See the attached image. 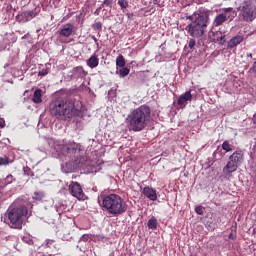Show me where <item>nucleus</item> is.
<instances>
[{"mask_svg":"<svg viewBox=\"0 0 256 256\" xmlns=\"http://www.w3.org/2000/svg\"><path fill=\"white\" fill-rule=\"evenodd\" d=\"M126 121L132 131H142L151 121V107L146 104L136 107L128 114Z\"/></svg>","mask_w":256,"mask_h":256,"instance_id":"nucleus-1","label":"nucleus"},{"mask_svg":"<svg viewBox=\"0 0 256 256\" xmlns=\"http://www.w3.org/2000/svg\"><path fill=\"white\" fill-rule=\"evenodd\" d=\"M50 113L62 121L71 119L76 113L75 102L72 99H56L50 104Z\"/></svg>","mask_w":256,"mask_h":256,"instance_id":"nucleus-2","label":"nucleus"},{"mask_svg":"<svg viewBox=\"0 0 256 256\" xmlns=\"http://www.w3.org/2000/svg\"><path fill=\"white\" fill-rule=\"evenodd\" d=\"M102 207L106 210V212L110 213L117 217L118 215H122L127 210L126 202L123 200L122 196L111 194L103 197Z\"/></svg>","mask_w":256,"mask_h":256,"instance_id":"nucleus-3","label":"nucleus"},{"mask_svg":"<svg viewBox=\"0 0 256 256\" xmlns=\"http://www.w3.org/2000/svg\"><path fill=\"white\" fill-rule=\"evenodd\" d=\"M209 20V14L198 15L195 20L186 26L185 30L191 37H194L195 39H203L207 32Z\"/></svg>","mask_w":256,"mask_h":256,"instance_id":"nucleus-4","label":"nucleus"},{"mask_svg":"<svg viewBox=\"0 0 256 256\" xmlns=\"http://www.w3.org/2000/svg\"><path fill=\"white\" fill-rule=\"evenodd\" d=\"M27 206H19L17 208H10L8 210V218L12 228H23L24 218L28 215Z\"/></svg>","mask_w":256,"mask_h":256,"instance_id":"nucleus-5","label":"nucleus"},{"mask_svg":"<svg viewBox=\"0 0 256 256\" xmlns=\"http://www.w3.org/2000/svg\"><path fill=\"white\" fill-rule=\"evenodd\" d=\"M241 14L246 22L256 19V7L250 0H244L240 5Z\"/></svg>","mask_w":256,"mask_h":256,"instance_id":"nucleus-6","label":"nucleus"},{"mask_svg":"<svg viewBox=\"0 0 256 256\" xmlns=\"http://www.w3.org/2000/svg\"><path fill=\"white\" fill-rule=\"evenodd\" d=\"M69 192L71 193V195L73 197L77 198V200H85L86 199V195L83 191V188L80 185V183H78L77 181H72L70 183Z\"/></svg>","mask_w":256,"mask_h":256,"instance_id":"nucleus-7","label":"nucleus"},{"mask_svg":"<svg viewBox=\"0 0 256 256\" xmlns=\"http://www.w3.org/2000/svg\"><path fill=\"white\" fill-rule=\"evenodd\" d=\"M208 39L210 42H219L221 44H225L226 42V35L221 32V30H218L217 32H209L208 33Z\"/></svg>","mask_w":256,"mask_h":256,"instance_id":"nucleus-8","label":"nucleus"},{"mask_svg":"<svg viewBox=\"0 0 256 256\" xmlns=\"http://www.w3.org/2000/svg\"><path fill=\"white\" fill-rule=\"evenodd\" d=\"M76 30L75 25L68 23L62 25L59 30V34L62 35V37H70V35H73L76 32Z\"/></svg>","mask_w":256,"mask_h":256,"instance_id":"nucleus-9","label":"nucleus"},{"mask_svg":"<svg viewBox=\"0 0 256 256\" xmlns=\"http://www.w3.org/2000/svg\"><path fill=\"white\" fill-rule=\"evenodd\" d=\"M193 94L191 91H186L184 94H182L180 97H178V106L180 108H185L188 104V101H192Z\"/></svg>","mask_w":256,"mask_h":256,"instance_id":"nucleus-10","label":"nucleus"},{"mask_svg":"<svg viewBox=\"0 0 256 256\" xmlns=\"http://www.w3.org/2000/svg\"><path fill=\"white\" fill-rule=\"evenodd\" d=\"M235 171H236V164H235V161H234V158H233V154H231L229 156V161L227 162V164L223 168V173H224V175H231Z\"/></svg>","mask_w":256,"mask_h":256,"instance_id":"nucleus-11","label":"nucleus"},{"mask_svg":"<svg viewBox=\"0 0 256 256\" xmlns=\"http://www.w3.org/2000/svg\"><path fill=\"white\" fill-rule=\"evenodd\" d=\"M229 10H232V8H226L224 14L216 15L213 21L214 27H219L220 25H223L225 22H227L228 20L227 12H229Z\"/></svg>","mask_w":256,"mask_h":256,"instance_id":"nucleus-12","label":"nucleus"},{"mask_svg":"<svg viewBox=\"0 0 256 256\" xmlns=\"http://www.w3.org/2000/svg\"><path fill=\"white\" fill-rule=\"evenodd\" d=\"M142 193H143L144 197L148 198L151 201H156L158 198L157 190H155L151 186H145L142 190Z\"/></svg>","mask_w":256,"mask_h":256,"instance_id":"nucleus-13","label":"nucleus"},{"mask_svg":"<svg viewBox=\"0 0 256 256\" xmlns=\"http://www.w3.org/2000/svg\"><path fill=\"white\" fill-rule=\"evenodd\" d=\"M232 158L234 159V165L236 166L235 171L238 170V166L241 165L244 161V153L241 149L234 151L232 154Z\"/></svg>","mask_w":256,"mask_h":256,"instance_id":"nucleus-14","label":"nucleus"},{"mask_svg":"<svg viewBox=\"0 0 256 256\" xmlns=\"http://www.w3.org/2000/svg\"><path fill=\"white\" fill-rule=\"evenodd\" d=\"M243 41H244L243 35H235V37H232V39L228 41V48L234 49V47H237V45H240L241 42Z\"/></svg>","mask_w":256,"mask_h":256,"instance_id":"nucleus-15","label":"nucleus"},{"mask_svg":"<svg viewBox=\"0 0 256 256\" xmlns=\"http://www.w3.org/2000/svg\"><path fill=\"white\" fill-rule=\"evenodd\" d=\"M86 64L90 69H95V67L99 66V57L97 54H93L86 60Z\"/></svg>","mask_w":256,"mask_h":256,"instance_id":"nucleus-16","label":"nucleus"},{"mask_svg":"<svg viewBox=\"0 0 256 256\" xmlns=\"http://www.w3.org/2000/svg\"><path fill=\"white\" fill-rule=\"evenodd\" d=\"M88 74L87 70L84 69L83 66H77L73 68V76L75 77H86Z\"/></svg>","mask_w":256,"mask_h":256,"instance_id":"nucleus-17","label":"nucleus"},{"mask_svg":"<svg viewBox=\"0 0 256 256\" xmlns=\"http://www.w3.org/2000/svg\"><path fill=\"white\" fill-rule=\"evenodd\" d=\"M33 103H36V104L42 103V91H41V89H36V91H34Z\"/></svg>","mask_w":256,"mask_h":256,"instance_id":"nucleus-18","label":"nucleus"},{"mask_svg":"<svg viewBox=\"0 0 256 256\" xmlns=\"http://www.w3.org/2000/svg\"><path fill=\"white\" fill-rule=\"evenodd\" d=\"M116 66L120 67L121 69H123V67L126 66V59H125L124 55H122V54L118 55V57L116 59Z\"/></svg>","mask_w":256,"mask_h":256,"instance_id":"nucleus-19","label":"nucleus"},{"mask_svg":"<svg viewBox=\"0 0 256 256\" xmlns=\"http://www.w3.org/2000/svg\"><path fill=\"white\" fill-rule=\"evenodd\" d=\"M148 227L151 228L152 230H156L158 226L157 218L155 216H152L147 223Z\"/></svg>","mask_w":256,"mask_h":256,"instance_id":"nucleus-20","label":"nucleus"},{"mask_svg":"<svg viewBox=\"0 0 256 256\" xmlns=\"http://www.w3.org/2000/svg\"><path fill=\"white\" fill-rule=\"evenodd\" d=\"M36 12H34L33 10H29L27 12H23L22 16L27 20H32L36 17Z\"/></svg>","mask_w":256,"mask_h":256,"instance_id":"nucleus-21","label":"nucleus"},{"mask_svg":"<svg viewBox=\"0 0 256 256\" xmlns=\"http://www.w3.org/2000/svg\"><path fill=\"white\" fill-rule=\"evenodd\" d=\"M46 245L48 248H54L55 250H59V244L55 242V240H47Z\"/></svg>","mask_w":256,"mask_h":256,"instance_id":"nucleus-22","label":"nucleus"},{"mask_svg":"<svg viewBox=\"0 0 256 256\" xmlns=\"http://www.w3.org/2000/svg\"><path fill=\"white\" fill-rule=\"evenodd\" d=\"M120 77H127L130 74V69L128 67L123 66L122 69L119 70Z\"/></svg>","mask_w":256,"mask_h":256,"instance_id":"nucleus-23","label":"nucleus"},{"mask_svg":"<svg viewBox=\"0 0 256 256\" xmlns=\"http://www.w3.org/2000/svg\"><path fill=\"white\" fill-rule=\"evenodd\" d=\"M222 149L225 151H233V145L229 143V141H223Z\"/></svg>","mask_w":256,"mask_h":256,"instance_id":"nucleus-24","label":"nucleus"},{"mask_svg":"<svg viewBox=\"0 0 256 256\" xmlns=\"http://www.w3.org/2000/svg\"><path fill=\"white\" fill-rule=\"evenodd\" d=\"M9 163L10 161L8 156H0V166H7Z\"/></svg>","mask_w":256,"mask_h":256,"instance_id":"nucleus-25","label":"nucleus"},{"mask_svg":"<svg viewBox=\"0 0 256 256\" xmlns=\"http://www.w3.org/2000/svg\"><path fill=\"white\" fill-rule=\"evenodd\" d=\"M45 197L44 193L42 191H35L34 192V200H43V198Z\"/></svg>","mask_w":256,"mask_h":256,"instance_id":"nucleus-26","label":"nucleus"},{"mask_svg":"<svg viewBox=\"0 0 256 256\" xmlns=\"http://www.w3.org/2000/svg\"><path fill=\"white\" fill-rule=\"evenodd\" d=\"M118 5L121 9H127V7H129V2L128 0H118Z\"/></svg>","mask_w":256,"mask_h":256,"instance_id":"nucleus-27","label":"nucleus"},{"mask_svg":"<svg viewBox=\"0 0 256 256\" xmlns=\"http://www.w3.org/2000/svg\"><path fill=\"white\" fill-rule=\"evenodd\" d=\"M14 181L13 174H8L4 180L5 185H10Z\"/></svg>","mask_w":256,"mask_h":256,"instance_id":"nucleus-28","label":"nucleus"},{"mask_svg":"<svg viewBox=\"0 0 256 256\" xmlns=\"http://www.w3.org/2000/svg\"><path fill=\"white\" fill-rule=\"evenodd\" d=\"M112 7L113 6V0H104V2L102 3L101 7Z\"/></svg>","mask_w":256,"mask_h":256,"instance_id":"nucleus-29","label":"nucleus"},{"mask_svg":"<svg viewBox=\"0 0 256 256\" xmlns=\"http://www.w3.org/2000/svg\"><path fill=\"white\" fill-rule=\"evenodd\" d=\"M93 29H95V30H102V29H103V24H102V22H96V23L93 25Z\"/></svg>","mask_w":256,"mask_h":256,"instance_id":"nucleus-30","label":"nucleus"},{"mask_svg":"<svg viewBox=\"0 0 256 256\" xmlns=\"http://www.w3.org/2000/svg\"><path fill=\"white\" fill-rule=\"evenodd\" d=\"M195 212H196L198 215H203V213H204V208H203V206H196Z\"/></svg>","mask_w":256,"mask_h":256,"instance_id":"nucleus-31","label":"nucleus"},{"mask_svg":"<svg viewBox=\"0 0 256 256\" xmlns=\"http://www.w3.org/2000/svg\"><path fill=\"white\" fill-rule=\"evenodd\" d=\"M193 38L194 39H190L189 43H188L190 49H194V47L196 45V40H195L196 38L195 37H193Z\"/></svg>","mask_w":256,"mask_h":256,"instance_id":"nucleus-32","label":"nucleus"},{"mask_svg":"<svg viewBox=\"0 0 256 256\" xmlns=\"http://www.w3.org/2000/svg\"><path fill=\"white\" fill-rule=\"evenodd\" d=\"M87 158L86 156H82L81 158L78 159V165H83V163H86Z\"/></svg>","mask_w":256,"mask_h":256,"instance_id":"nucleus-33","label":"nucleus"},{"mask_svg":"<svg viewBox=\"0 0 256 256\" xmlns=\"http://www.w3.org/2000/svg\"><path fill=\"white\" fill-rule=\"evenodd\" d=\"M5 126H6L5 119L0 118V128H5Z\"/></svg>","mask_w":256,"mask_h":256,"instance_id":"nucleus-34","label":"nucleus"},{"mask_svg":"<svg viewBox=\"0 0 256 256\" xmlns=\"http://www.w3.org/2000/svg\"><path fill=\"white\" fill-rule=\"evenodd\" d=\"M250 71L254 72L256 74V60L253 63V66L250 67Z\"/></svg>","mask_w":256,"mask_h":256,"instance_id":"nucleus-35","label":"nucleus"},{"mask_svg":"<svg viewBox=\"0 0 256 256\" xmlns=\"http://www.w3.org/2000/svg\"><path fill=\"white\" fill-rule=\"evenodd\" d=\"M48 74V70H40L39 76H46Z\"/></svg>","mask_w":256,"mask_h":256,"instance_id":"nucleus-36","label":"nucleus"},{"mask_svg":"<svg viewBox=\"0 0 256 256\" xmlns=\"http://www.w3.org/2000/svg\"><path fill=\"white\" fill-rule=\"evenodd\" d=\"M93 41L95 42V44L97 45V47H99V43H98V39L97 37H95V35L92 36Z\"/></svg>","mask_w":256,"mask_h":256,"instance_id":"nucleus-37","label":"nucleus"},{"mask_svg":"<svg viewBox=\"0 0 256 256\" xmlns=\"http://www.w3.org/2000/svg\"><path fill=\"white\" fill-rule=\"evenodd\" d=\"M88 238H89V235H83V236H82V240H83L84 242L88 241Z\"/></svg>","mask_w":256,"mask_h":256,"instance_id":"nucleus-38","label":"nucleus"},{"mask_svg":"<svg viewBox=\"0 0 256 256\" xmlns=\"http://www.w3.org/2000/svg\"><path fill=\"white\" fill-rule=\"evenodd\" d=\"M253 122L256 124V114H254Z\"/></svg>","mask_w":256,"mask_h":256,"instance_id":"nucleus-39","label":"nucleus"},{"mask_svg":"<svg viewBox=\"0 0 256 256\" xmlns=\"http://www.w3.org/2000/svg\"><path fill=\"white\" fill-rule=\"evenodd\" d=\"M2 197H3V193L2 191H0V201L2 200Z\"/></svg>","mask_w":256,"mask_h":256,"instance_id":"nucleus-40","label":"nucleus"},{"mask_svg":"<svg viewBox=\"0 0 256 256\" xmlns=\"http://www.w3.org/2000/svg\"><path fill=\"white\" fill-rule=\"evenodd\" d=\"M101 8H102V7L97 8V10H96L95 14H97V13H98V11H99Z\"/></svg>","mask_w":256,"mask_h":256,"instance_id":"nucleus-41","label":"nucleus"},{"mask_svg":"<svg viewBox=\"0 0 256 256\" xmlns=\"http://www.w3.org/2000/svg\"><path fill=\"white\" fill-rule=\"evenodd\" d=\"M247 56H248V57H251V58L253 57V55H252V54H247Z\"/></svg>","mask_w":256,"mask_h":256,"instance_id":"nucleus-42","label":"nucleus"},{"mask_svg":"<svg viewBox=\"0 0 256 256\" xmlns=\"http://www.w3.org/2000/svg\"><path fill=\"white\" fill-rule=\"evenodd\" d=\"M232 237V235H229V238H231Z\"/></svg>","mask_w":256,"mask_h":256,"instance_id":"nucleus-43","label":"nucleus"},{"mask_svg":"<svg viewBox=\"0 0 256 256\" xmlns=\"http://www.w3.org/2000/svg\"><path fill=\"white\" fill-rule=\"evenodd\" d=\"M232 237V235H229V238H231Z\"/></svg>","mask_w":256,"mask_h":256,"instance_id":"nucleus-44","label":"nucleus"},{"mask_svg":"<svg viewBox=\"0 0 256 256\" xmlns=\"http://www.w3.org/2000/svg\"><path fill=\"white\" fill-rule=\"evenodd\" d=\"M191 256H193V255H191ZM194 256H196V255H194Z\"/></svg>","mask_w":256,"mask_h":256,"instance_id":"nucleus-45","label":"nucleus"}]
</instances>
